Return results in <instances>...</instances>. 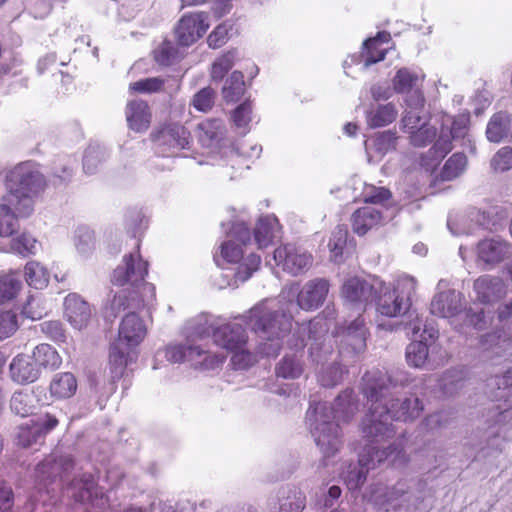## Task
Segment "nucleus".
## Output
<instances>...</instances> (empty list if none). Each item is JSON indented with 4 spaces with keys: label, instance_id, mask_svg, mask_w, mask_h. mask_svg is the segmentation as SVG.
Returning <instances> with one entry per match:
<instances>
[{
    "label": "nucleus",
    "instance_id": "nucleus-59",
    "mask_svg": "<svg viewBox=\"0 0 512 512\" xmlns=\"http://www.w3.org/2000/svg\"><path fill=\"white\" fill-rule=\"evenodd\" d=\"M408 133L410 134V142L413 146L425 147L436 138L437 130L434 126H429L427 123Z\"/></svg>",
    "mask_w": 512,
    "mask_h": 512
},
{
    "label": "nucleus",
    "instance_id": "nucleus-16",
    "mask_svg": "<svg viewBox=\"0 0 512 512\" xmlns=\"http://www.w3.org/2000/svg\"><path fill=\"white\" fill-rule=\"evenodd\" d=\"M187 131L179 124L162 126L151 134L156 153L161 156H169L174 150H181L188 146Z\"/></svg>",
    "mask_w": 512,
    "mask_h": 512
},
{
    "label": "nucleus",
    "instance_id": "nucleus-7",
    "mask_svg": "<svg viewBox=\"0 0 512 512\" xmlns=\"http://www.w3.org/2000/svg\"><path fill=\"white\" fill-rule=\"evenodd\" d=\"M368 328L361 314L350 321L336 325L333 335L338 345V356L344 366L359 361L367 349Z\"/></svg>",
    "mask_w": 512,
    "mask_h": 512
},
{
    "label": "nucleus",
    "instance_id": "nucleus-13",
    "mask_svg": "<svg viewBox=\"0 0 512 512\" xmlns=\"http://www.w3.org/2000/svg\"><path fill=\"white\" fill-rule=\"evenodd\" d=\"M67 494L79 503H88L91 506L104 510L108 506V497L99 488L93 475L84 473L75 477L67 486Z\"/></svg>",
    "mask_w": 512,
    "mask_h": 512
},
{
    "label": "nucleus",
    "instance_id": "nucleus-35",
    "mask_svg": "<svg viewBox=\"0 0 512 512\" xmlns=\"http://www.w3.org/2000/svg\"><path fill=\"white\" fill-rule=\"evenodd\" d=\"M51 396L56 399L71 398L77 390V380L71 372L57 373L50 382Z\"/></svg>",
    "mask_w": 512,
    "mask_h": 512
},
{
    "label": "nucleus",
    "instance_id": "nucleus-30",
    "mask_svg": "<svg viewBox=\"0 0 512 512\" xmlns=\"http://www.w3.org/2000/svg\"><path fill=\"white\" fill-rule=\"evenodd\" d=\"M181 336L183 337L182 341H176L163 349H159L155 356L156 360L165 358L170 363L183 362L192 351V329L189 326H184Z\"/></svg>",
    "mask_w": 512,
    "mask_h": 512
},
{
    "label": "nucleus",
    "instance_id": "nucleus-23",
    "mask_svg": "<svg viewBox=\"0 0 512 512\" xmlns=\"http://www.w3.org/2000/svg\"><path fill=\"white\" fill-rule=\"evenodd\" d=\"M129 310L130 312L121 321L116 342H121V344L133 349L145 338L146 327L141 318L135 313V309Z\"/></svg>",
    "mask_w": 512,
    "mask_h": 512
},
{
    "label": "nucleus",
    "instance_id": "nucleus-63",
    "mask_svg": "<svg viewBox=\"0 0 512 512\" xmlns=\"http://www.w3.org/2000/svg\"><path fill=\"white\" fill-rule=\"evenodd\" d=\"M490 167L496 173H503L512 168V147L500 148L491 158Z\"/></svg>",
    "mask_w": 512,
    "mask_h": 512
},
{
    "label": "nucleus",
    "instance_id": "nucleus-3",
    "mask_svg": "<svg viewBox=\"0 0 512 512\" xmlns=\"http://www.w3.org/2000/svg\"><path fill=\"white\" fill-rule=\"evenodd\" d=\"M148 274V263L143 261L140 254L129 253L123 257V263L118 265L111 276V282L122 288L116 292L106 308V316L115 318L126 309H139L143 307L148 298L154 297V286L145 282Z\"/></svg>",
    "mask_w": 512,
    "mask_h": 512
},
{
    "label": "nucleus",
    "instance_id": "nucleus-50",
    "mask_svg": "<svg viewBox=\"0 0 512 512\" xmlns=\"http://www.w3.org/2000/svg\"><path fill=\"white\" fill-rule=\"evenodd\" d=\"M109 154L105 147L92 144L90 145L83 157V169L86 174L95 173L97 167L108 158Z\"/></svg>",
    "mask_w": 512,
    "mask_h": 512
},
{
    "label": "nucleus",
    "instance_id": "nucleus-8",
    "mask_svg": "<svg viewBox=\"0 0 512 512\" xmlns=\"http://www.w3.org/2000/svg\"><path fill=\"white\" fill-rule=\"evenodd\" d=\"M373 304H375L376 311L381 316L390 318L402 316L406 319L396 324V330L403 328L406 331L411 330L413 334H417L421 330L423 321L418 317V314L410 309V304L403 301V297L399 295L397 290L392 289L383 281L380 289H377Z\"/></svg>",
    "mask_w": 512,
    "mask_h": 512
},
{
    "label": "nucleus",
    "instance_id": "nucleus-51",
    "mask_svg": "<svg viewBox=\"0 0 512 512\" xmlns=\"http://www.w3.org/2000/svg\"><path fill=\"white\" fill-rule=\"evenodd\" d=\"M34 397L32 394L17 391L10 400V408L13 413L21 417H27L33 414L35 406L33 404Z\"/></svg>",
    "mask_w": 512,
    "mask_h": 512
},
{
    "label": "nucleus",
    "instance_id": "nucleus-4",
    "mask_svg": "<svg viewBox=\"0 0 512 512\" xmlns=\"http://www.w3.org/2000/svg\"><path fill=\"white\" fill-rule=\"evenodd\" d=\"M243 319L261 339L258 352L266 357H276L282 348V338L291 330L292 315L282 308L275 309L267 302H262L254 306Z\"/></svg>",
    "mask_w": 512,
    "mask_h": 512
},
{
    "label": "nucleus",
    "instance_id": "nucleus-9",
    "mask_svg": "<svg viewBox=\"0 0 512 512\" xmlns=\"http://www.w3.org/2000/svg\"><path fill=\"white\" fill-rule=\"evenodd\" d=\"M174 39L176 45L168 39L153 50L154 61L164 67L171 66L179 62L185 54V51L192 44V14L185 13L177 22L174 28Z\"/></svg>",
    "mask_w": 512,
    "mask_h": 512
},
{
    "label": "nucleus",
    "instance_id": "nucleus-24",
    "mask_svg": "<svg viewBox=\"0 0 512 512\" xmlns=\"http://www.w3.org/2000/svg\"><path fill=\"white\" fill-rule=\"evenodd\" d=\"M476 300L482 304H493L505 295V284L496 276L483 275L477 278L473 284Z\"/></svg>",
    "mask_w": 512,
    "mask_h": 512
},
{
    "label": "nucleus",
    "instance_id": "nucleus-41",
    "mask_svg": "<svg viewBox=\"0 0 512 512\" xmlns=\"http://www.w3.org/2000/svg\"><path fill=\"white\" fill-rule=\"evenodd\" d=\"M198 142L204 148H216L222 136L221 123L213 120L208 123L197 125Z\"/></svg>",
    "mask_w": 512,
    "mask_h": 512
},
{
    "label": "nucleus",
    "instance_id": "nucleus-15",
    "mask_svg": "<svg viewBox=\"0 0 512 512\" xmlns=\"http://www.w3.org/2000/svg\"><path fill=\"white\" fill-rule=\"evenodd\" d=\"M330 283L324 278L307 281L301 289L294 284L290 291L296 295V306L305 311H314L321 307L329 293Z\"/></svg>",
    "mask_w": 512,
    "mask_h": 512
},
{
    "label": "nucleus",
    "instance_id": "nucleus-22",
    "mask_svg": "<svg viewBox=\"0 0 512 512\" xmlns=\"http://www.w3.org/2000/svg\"><path fill=\"white\" fill-rule=\"evenodd\" d=\"M64 316L73 328L81 330L90 322L92 309L78 294L70 293L64 300Z\"/></svg>",
    "mask_w": 512,
    "mask_h": 512
},
{
    "label": "nucleus",
    "instance_id": "nucleus-49",
    "mask_svg": "<svg viewBox=\"0 0 512 512\" xmlns=\"http://www.w3.org/2000/svg\"><path fill=\"white\" fill-rule=\"evenodd\" d=\"M25 279L29 286L43 289L48 285L49 272L38 262H28L25 266Z\"/></svg>",
    "mask_w": 512,
    "mask_h": 512
},
{
    "label": "nucleus",
    "instance_id": "nucleus-43",
    "mask_svg": "<svg viewBox=\"0 0 512 512\" xmlns=\"http://www.w3.org/2000/svg\"><path fill=\"white\" fill-rule=\"evenodd\" d=\"M244 92V75L241 71L236 70L232 72L222 88L223 98L226 102H237L244 95Z\"/></svg>",
    "mask_w": 512,
    "mask_h": 512
},
{
    "label": "nucleus",
    "instance_id": "nucleus-42",
    "mask_svg": "<svg viewBox=\"0 0 512 512\" xmlns=\"http://www.w3.org/2000/svg\"><path fill=\"white\" fill-rule=\"evenodd\" d=\"M296 353L286 354L276 366V375L285 379H296L303 373V362Z\"/></svg>",
    "mask_w": 512,
    "mask_h": 512
},
{
    "label": "nucleus",
    "instance_id": "nucleus-26",
    "mask_svg": "<svg viewBox=\"0 0 512 512\" xmlns=\"http://www.w3.org/2000/svg\"><path fill=\"white\" fill-rule=\"evenodd\" d=\"M506 216L505 210L500 206H490L485 209L473 207L468 211L471 222L491 232H496L503 226Z\"/></svg>",
    "mask_w": 512,
    "mask_h": 512
},
{
    "label": "nucleus",
    "instance_id": "nucleus-64",
    "mask_svg": "<svg viewBox=\"0 0 512 512\" xmlns=\"http://www.w3.org/2000/svg\"><path fill=\"white\" fill-rule=\"evenodd\" d=\"M216 93L211 87H204L194 94V108L201 112H208L215 103Z\"/></svg>",
    "mask_w": 512,
    "mask_h": 512
},
{
    "label": "nucleus",
    "instance_id": "nucleus-40",
    "mask_svg": "<svg viewBox=\"0 0 512 512\" xmlns=\"http://www.w3.org/2000/svg\"><path fill=\"white\" fill-rule=\"evenodd\" d=\"M309 355L313 363L321 366H325L333 360H340L338 352H334L332 343L320 338L314 339L311 343Z\"/></svg>",
    "mask_w": 512,
    "mask_h": 512
},
{
    "label": "nucleus",
    "instance_id": "nucleus-18",
    "mask_svg": "<svg viewBox=\"0 0 512 512\" xmlns=\"http://www.w3.org/2000/svg\"><path fill=\"white\" fill-rule=\"evenodd\" d=\"M213 341L217 346L231 351L247 346L248 335L241 323H226L213 329Z\"/></svg>",
    "mask_w": 512,
    "mask_h": 512
},
{
    "label": "nucleus",
    "instance_id": "nucleus-46",
    "mask_svg": "<svg viewBox=\"0 0 512 512\" xmlns=\"http://www.w3.org/2000/svg\"><path fill=\"white\" fill-rule=\"evenodd\" d=\"M348 229L345 225H338L332 232L328 246L331 259L335 263L343 262V253L347 245Z\"/></svg>",
    "mask_w": 512,
    "mask_h": 512
},
{
    "label": "nucleus",
    "instance_id": "nucleus-19",
    "mask_svg": "<svg viewBox=\"0 0 512 512\" xmlns=\"http://www.w3.org/2000/svg\"><path fill=\"white\" fill-rule=\"evenodd\" d=\"M73 467L74 459L71 455H51L37 465L36 471L41 481L49 480L53 483L59 479L62 483Z\"/></svg>",
    "mask_w": 512,
    "mask_h": 512
},
{
    "label": "nucleus",
    "instance_id": "nucleus-36",
    "mask_svg": "<svg viewBox=\"0 0 512 512\" xmlns=\"http://www.w3.org/2000/svg\"><path fill=\"white\" fill-rule=\"evenodd\" d=\"M390 39L391 35L389 32L380 31L375 37L368 38L363 42L365 68L384 60L386 51L378 50L377 45L380 43H388Z\"/></svg>",
    "mask_w": 512,
    "mask_h": 512
},
{
    "label": "nucleus",
    "instance_id": "nucleus-60",
    "mask_svg": "<svg viewBox=\"0 0 512 512\" xmlns=\"http://www.w3.org/2000/svg\"><path fill=\"white\" fill-rule=\"evenodd\" d=\"M43 438L44 437L41 436L39 432V428L36 427L34 422H31V424L26 423L25 425H21L17 433L18 444L24 448L40 443Z\"/></svg>",
    "mask_w": 512,
    "mask_h": 512
},
{
    "label": "nucleus",
    "instance_id": "nucleus-44",
    "mask_svg": "<svg viewBox=\"0 0 512 512\" xmlns=\"http://www.w3.org/2000/svg\"><path fill=\"white\" fill-rule=\"evenodd\" d=\"M368 472V467L360 462L358 455V461L350 463L342 476L349 490H357L365 483Z\"/></svg>",
    "mask_w": 512,
    "mask_h": 512
},
{
    "label": "nucleus",
    "instance_id": "nucleus-21",
    "mask_svg": "<svg viewBox=\"0 0 512 512\" xmlns=\"http://www.w3.org/2000/svg\"><path fill=\"white\" fill-rule=\"evenodd\" d=\"M30 215L20 210V204L13 195H3L0 203V236L13 235L19 228L18 220Z\"/></svg>",
    "mask_w": 512,
    "mask_h": 512
},
{
    "label": "nucleus",
    "instance_id": "nucleus-57",
    "mask_svg": "<svg viewBox=\"0 0 512 512\" xmlns=\"http://www.w3.org/2000/svg\"><path fill=\"white\" fill-rule=\"evenodd\" d=\"M224 357L206 353L194 346V369L201 371L215 370L223 363Z\"/></svg>",
    "mask_w": 512,
    "mask_h": 512
},
{
    "label": "nucleus",
    "instance_id": "nucleus-58",
    "mask_svg": "<svg viewBox=\"0 0 512 512\" xmlns=\"http://www.w3.org/2000/svg\"><path fill=\"white\" fill-rule=\"evenodd\" d=\"M417 81L418 76L415 73H412L407 68H401L397 71L392 82L397 93H409Z\"/></svg>",
    "mask_w": 512,
    "mask_h": 512
},
{
    "label": "nucleus",
    "instance_id": "nucleus-11",
    "mask_svg": "<svg viewBox=\"0 0 512 512\" xmlns=\"http://www.w3.org/2000/svg\"><path fill=\"white\" fill-rule=\"evenodd\" d=\"M469 122L468 115H459L453 119L451 126L442 125L440 135L427 152V157L432 161H439L454 148V143L465 146L466 142H470L467 139Z\"/></svg>",
    "mask_w": 512,
    "mask_h": 512
},
{
    "label": "nucleus",
    "instance_id": "nucleus-12",
    "mask_svg": "<svg viewBox=\"0 0 512 512\" xmlns=\"http://www.w3.org/2000/svg\"><path fill=\"white\" fill-rule=\"evenodd\" d=\"M421 497L406 482L399 481L394 486L376 496L375 503L384 512H414Z\"/></svg>",
    "mask_w": 512,
    "mask_h": 512
},
{
    "label": "nucleus",
    "instance_id": "nucleus-56",
    "mask_svg": "<svg viewBox=\"0 0 512 512\" xmlns=\"http://www.w3.org/2000/svg\"><path fill=\"white\" fill-rule=\"evenodd\" d=\"M74 173V161L63 159L55 161L52 166V175L54 185H67Z\"/></svg>",
    "mask_w": 512,
    "mask_h": 512
},
{
    "label": "nucleus",
    "instance_id": "nucleus-62",
    "mask_svg": "<svg viewBox=\"0 0 512 512\" xmlns=\"http://www.w3.org/2000/svg\"><path fill=\"white\" fill-rule=\"evenodd\" d=\"M430 120L429 113L425 109H408L402 117L401 123L407 132L427 124Z\"/></svg>",
    "mask_w": 512,
    "mask_h": 512
},
{
    "label": "nucleus",
    "instance_id": "nucleus-39",
    "mask_svg": "<svg viewBox=\"0 0 512 512\" xmlns=\"http://www.w3.org/2000/svg\"><path fill=\"white\" fill-rule=\"evenodd\" d=\"M32 358L40 371L41 368L56 370L62 364V358L56 349L46 343L39 344L34 348Z\"/></svg>",
    "mask_w": 512,
    "mask_h": 512
},
{
    "label": "nucleus",
    "instance_id": "nucleus-55",
    "mask_svg": "<svg viewBox=\"0 0 512 512\" xmlns=\"http://www.w3.org/2000/svg\"><path fill=\"white\" fill-rule=\"evenodd\" d=\"M341 361L333 360L332 362L321 366L319 371V381L324 387L336 386L342 378Z\"/></svg>",
    "mask_w": 512,
    "mask_h": 512
},
{
    "label": "nucleus",
    "instance_id": "nucleus-61",
    "mask_svg": "<svg viewBox=\"0 0 512 512\" xmlns=\"http://www.w3.org/2000/svg\"><path fill=\"white\" fill-rule=\"evenodd\" d=\"M39 329L48 339L56 343H64L67 340L66 330L59 320L44 321L39 324Z\"/></svg>",
    "mask_w": 512,
    "mask_h": 512
},
{
    "label": "nucleus",
    "instance_id": "nucleus-47",
    "mask_svg": "<svg viewBox=\"0 0 512 512\" xmlns=\"http://www.w3.org/2000/svg\"><path fill=\"white\" fill-rule=\"evenodd\" d=\"M465 386L463 374L457 370H448L440 377L438 387L446 396H453Z\"/></svg>",
    "mask_w": 512,
    "mask_h": 512
},
{
    "label": "nucleus",
    "instance_id": "nucleus-5",
    "mask_svg": "<svg viewBox=\"0 0 512 512\" xmlns=\"http://www.w3.org/2000/svg\"><path fill=\"white\" fill-rule=\"evenodd\" d=\"M225 233L228 239L221 244V256L234 267L227 268L222 275L231 279L228 286L236 288L259 269L261 257L253 252L245 256L242 247L251 241V232L243 221H232Z\"/></svg>",
    "mask_w": 512,
    "mask_h": 512
},
{
    "label": "nucleus",
    "instance_id": "nucleus-33",
    "mask_svg": "<svg viewBox=\"0 0 512 512\" xmlns=\"http://www.w3.org/2000/svg\"><path fill=\"white\" fill-rule=\"evenodd\" d=\"M133 359L132 348L127 347L121 342L111 344L109 353V368L113 380L120 379L127 368V365Z\"/></svg>",
    "mask_w": 512,
    "mask_h": 512
},
{
    "label": "nucleus",
    "instance_id": "nucleus-14",
    "mask_svg": "<svg viewBox=\"0 0 512 512\" xmlns=\"http://www.w3.org/2000/svg\"><path fill=\"white\" fill-rule=\"evenodd\" d=\"M409 381L410 380L408 379L405 385L392 389V394L379 403L382 409L387 410V415L392 422L413 421L420 416V413L423 410V405L418 397L410 396L399 398L396 396L398 390L407 386Z\"/></svg>",
    "mask_w": 512,
    "mask_h": 512
},
{
    "label": "nucleus",
    "instance_id": "nucleus-32",
    "mask_svg": "<svg viewBox=\"0 0 512 512\" xmlns=\"http://www.w3.org/2000/svg\"><path fill=\"white\" fill-rule=\"evenodd\" d=\"M381 221V211L371 206L358 208L351 216L352 229L359 236L365 235Z\"/></svg>",
    "mask_w": 512,
    "mask_h": 512
},
{
    "label": "nucleus",
    "instance_id": "nucleus-53",
    "mask_svg": "<svg viewBox=\"0 0 512 512\" xmlns=\"http://www.w3.org/2000/svg\"><path fill=\"white\" fill-rule=\"evenodd\" d=\"M22 286L14 274H0V305L16 297Z\"/></svg>",
    "mask_w": 512,
    "mask_h": 512
},
{
    "label": "nucleus",
    "instance_id": "nucleus-31",
    "mask_svg": "<svg viewBox=\"0 0 512 512\" xmlns=\"http://www.w3.org/2000/svg\"><path fill=\"white\" fill-rule=\"evenodd\" d=\"M125 114L130 129L136 132H144L148 129L151 114L145 101L136 99L128 102Z\"/></svg>",
    "mask_w": 512,
    "mask_h": 512
},
{
    "label": "nucleus",
    "instance_id": "nucleus-37",
    "mask_svg": "<svg viewBox=\"0 0 512 512\" xmlns=\"http://www.w3.org/2000/svg\"><path fill=\"white\" fill-rule=\"evenodd\" d=\"M398 455L399 451L396 445L391 444L387 448L379 449L373 445H365L363 450L359 452L360 462L366 465L368 469H374L393 454Z\"/></svg>",
    "mask_w": 512,
    "mask_h": 512
},
{
    "label": "nucleus",
    "instance_id": "nucleus-45",
    "mask_svg": "<svg viewBox=\"0 0 512 512\" xmlns=\"http://www.w3.org/2000/svg\"><path fill=\"white\" fill-rule=\"evenodd\" d=\"M467 157L462 152L454 153L444 164L440 172L443 181H452L461 176L467 167Z\"/></svg>",
    "mask_w": 512,
    "mask_h": 512
},
{
    "label": "nucleus",
    "instance_id": "nucleus-52",
    "mask_svg": "<svg viewBox=\"0 0 512 512\" xmlns=\"http://www.w3.org/2000/svg\"><path fill=\"white\" fill-rule=\"evenodd\" d=\"M252 106L249 100H245L238 105L231 115L232 122L239 134L244 136L249 132V123L251 122Z\"/></svg>",
    "mask_w": 512,
    "mask_h": 512
},
{
    "label": "nucleus",
    "instance_id": "nucleus-54",
    "mask_svg": "<svg viewBox=\"0 0 512 512\" xmlns=\"http://www.w3.org/2000/svg\"><path fill=\"white\" fill-rule=\"evenodd\" d=\"M276 218L263 217L260 218L254 229V240L259 248L266 247L270 244L274 237L273 224Z\"/></svg>",
    "mask_w": 512,
    "mask_h": 512
},
{
    "label": "nucleus",
    "instance_id": "nucleus-48",
    "mask_svg": "<svg viewBox=\"0 0 512 512\" xmlns=\"http://www.w3.org/2000/svg\"><path fill=\"white\" fill-rule=\"evenodd\" d=\"M397 140L398 136L396 131L387 130L376 133L367 142H370L371 147L377 154L384 156L388 152L396 149Z\"/></svg>",
    "mask_w": 512,
    "mask_h": 512
},
{
    "label": "nucleus",
    "instance_id": "nucleus-17",
    "mask_svg": "<svg viewBox=\"0 0 512 512\" xmlns=\"http://www.w3.org/2000/svg\"><path fill=\"white\" fill-rule=\"evenodd\" d=\"M437 334L436 330L424 325L421 340L411 342L406 348V360L409 365L418 368L431 363L430 351L435 349L434 341Z\"/></svg>",
    "mask_w": 512,
    "mask_h": 512
},
{
    "label": "nucleus",
    "instance_id": "nucleus-29",
    "mask_svg": "<svg viewBox=\"0 0 512 512\" xmlns=\"http://www.w3.org/2000/svg\"><path fill=\"white\" fill-rule=\"evenodd\" d=\"M9 369L12 380L19 384L32 383L40 376V370L32 355H17L10 363Z\"/></svg>",
    "mask_w": 512,
    "mask_h": 512
},
{
    "label": "nucleus",
    "instance_id": "nucleus-10",
    "mask_svg": "<svg viewBox=\"0 0 512 512\" xmlns=\"http://www.w3.org/2000/svg\"><path fill=\"white\" fill-rule=\"evenodd\" d=\"M381 286L382 281L378 278L367 280L351 277L343 283L341 294L345 305L361 314L374 303L377 289L379 290Z\"/></svg>",
    "mask_w": 512,
    "mask_h": 512
},
{
    "label": "nucleus",
    "instance_id": "nucleus-28",
    "mask_svg": "<svg viewBox=\"0 0 512 512\" xmlns=\"http://www.w3.org/2000/svg\"><path fill=\"white\" fill-rule=\"evenodd\" d=\"M461 309V294L455 290L436 294L430 304L431 314L442 318L453 317L460 313Z\"/></svg>",
    "mask_w": 512,
    "mask_h": 512
},
{
    "label": "nucleus",
    "instance_id": "nucleus-25",
    "mask_svg": "<svg viewBox=\"0 0 512 512\" xmlns=\"http://www.w3.org/2000/svg\"><path fill=\"white\" fill-rule=\"evenodd\" d=\"M511 245L500 237L486 238L477 245L479 260L489 265H495L510 256Z\"/></svg>",
    "mask_w": 512,
    "mask_h": 512
},
{
    "label": "nucleus",
    "instance_id": "nucleus-20",
    "mask_svg": "<svg viewBox=\"0 0 512 512\" xmlns=\"http://www.w3.org/2000/svg\"><path fill=\"white\" fill-rule=\"evenodd\" d=\"M268 507L271 512H301L305 507V496L295 486H283L276 496L269 498Z\"/></svg>",
    "mask_w": 512,
    "mask_h": 512
},
{
    "label": "nucleus",
    "instance_id": "nucleus-38",
    "mask_svg": "<svg viewBox=\"0 0 512 512\" xmlns=\"http://www.w3.org/2000/svg\"><path fill=\"white\" fill-rule=\"evenodd\" d=\"M511 117L507 112H497L489 120L486 137L490 142L499 143L507 137L510 130Z\"/></svg>",
    "mask_w": 512,
    "mask_h": 512
},
{
    "label": "nucleus",
    "instance_id": "nucleus-27",
    "mask_svg": "<svg viewBox=\"0 0 512 512\" xmlns=\"http://www.w3.org/2000/svg\"><path fill=\"white\" fill-rule=\"evenodd\" d=\"M274 259L282 262L283 270L294 276L308 270L312 263L311 255L292 248L276 249Z\"/></svg>",
    "mask_w": 512,
    "mask_h": 512
},
{
    "label": "nucleus",
    "instance_id": "nucleus-1",
    "mask_svg": "<svg viewBox=\"0 0 512 512\" xmlns=\"http://www.w3.org/2000/svg\"><path fill=\"white\" fill-rule=\"evenodd\" d=\"M407 381L408 376L402 371L388 374L376 370L363 375L361 392L371 406L362 419L361 431L368 442L378 443L394 436L392 421L387 415V410L382 409L379 403L392 394V389L405 385Z\"/></svg>",
    "mask_w": 512,
    "mask_h": 512
},
{
    "label": "nucleus",
    "instance_id": "nucleus-6",
    "mask_svg": "<svg viewBox=\"0 0 512 512\" xmlns=\"http://www.w3.org/2000/svg\"><path fill=\"white\" fill-rule=\"evenodd\" d=\"M7 193L13 195L25 214L34 211V199L43 192L46 186L44 175L32 161L16 165L6 174Z\"/></svg>",
    "mask_w": 512,
    "mask_h": 512
},
{
    "label": "nucleus",
    "instance_id": "nucleus-2",
    "mask_svg": "<svg viewBox=\"0 0 512 512\" xmlns=\"http://www.w3.org/2000/svg\"><path fill=\"white\" fill-rule=\"evenodd\" d=\"M359 401L353 390L340 393L334 404L328 402L310 403L306 412V423L316 445L325 457H331L341 445L339 421L348 422L359 411Z\"/></svg>",
    "mask_w": 512,
    "mask_h": 512
},
{
    "label": "nucleus",
    "instance_id": "nucleus-34",
    "mask_svg": "<svg viewBox=\"0 0 512 512\" xmlns=\"http://www.w3.org/2000/svg\"><path fill=\"white\" fill-rule=\"evenodd\" d=\"M398 111L393 103L371 104L366 111V121L370 128H380L395 121Z\"/></svg>",
    "mask_w": 512,
    "mask_h": 512
}]
</instances>
